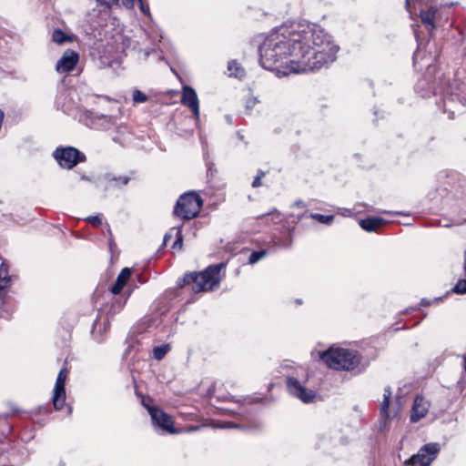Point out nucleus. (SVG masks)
Returning <instances> with one entry per match:
<instances>
[{"label": "nucleus", "instance_id": "f257e3e1", "mask_svg": "<svg viewBox=\"0 0 466 466\" xmlns=\"http://www.w3.org/2000/svg\"><path fill=\"white\" fill-rule=\"evenodd\" d=\"M339 50L330 35L313 23L280 26L259 47L260 65L278 76L329 66Z\"/></svg>", "mask_w": 466, "mask_h": 466}, {"label": "nucleus", "instance_id": "f03ea898", "mask_svg": "<svg viewBox=\"0 0 466 466\" xmlns=\"http://www.w3.org/2000/svg\"><path fill=\"white\" fill-rule=\"evenodd\" d=\"M405 8L411 18L419 13L431 37L438 27L444 25L449 17L441 8L437 6L436 0H405Z\"/></svg>", "mask_w": 466, "mask_h": 466}, {"label": "nucleus", "instance_id": "7ed1b4c3", "mask_svg": "<svg viewBox=\"0 0 466 466\" xmlns=\"http://www.w3.org/2000/svg\"><path fill=\"white\" fill-rule=\"evenodd\" d=\"M225 267L224 263L208 266L201 272H189L177 281V287L183 288L191 285L194 292H205L213 289L220 282V271Z\"/></svg>", "mask_w": 466, "mask_h": 466}, {"label": "nucleus", "instance_id": "20e7f679", "mask_svg": "<svg viewBox=\"0 0 466 466\" xmlns=\"http://www.w3.org/2000/svg\"><path fill=\"white\" fill-rule=\"evenodd\" d=\"M319 359L329 368L338 370H353L360 363L361 356L356 350L329 348L319 352Z\"/></svg>", "mask_w": 466, "mask_h": 466}, {"label": "nucleus", "instance_id": "39448f33", "mask_svg": "<svg viewBox=\"0 0 466 466\" xmlns=\"http://www.w3.org/2000/svg\"><path fill=\"white\" fill-rule=\"evenodd\" d=\"M161 35L155 29H140L139 34L132 37L120 35L123 51H135L143 54L144 59L154 52L155 46L160 42Z\"/></svg>", "mask_w": 466, "mask_h": 466}, {"label": "nucleus", "instance_id": "423d86ee", "mask_svg": "<svg viewBox=\"0 0 466 466\" xmlns=\"http://www.w3.org/2000/svg\"><path fill=\"white\" fill-rule=\"evenodd\" d=\"M202 205L203 200L197 193H184L177 199L173 213L184 220H189L198 215Z\"/></svg>", "mask_w": 466, "mask_h": 466}, {"label": "nucleus", "instance_id": "0eeeda50", "mask_svg": "<svg viewBox=\"0 0 466 466\" xmlns=\"http://www.w3.org/2000/svg\"><path fill=\"white\" fill-rule=\"evenodd\" d=\"M55 105L57 109L65 114L83 120L86 109L81 107L76 91L63 88L57 93Z\"/></svg>", "mask_w": 466, "mask_h": 466}, {"label": "nucleus", "instance_id": "6e6552de", "mask_svg": "<svg viewBox=\"0 0 466 466\" xmlns=\"http://www.w3.org/2000/svg\"><path fill=\"white\" fill-rule=\"evenodd\" d=\"M57 164L66 169H72L79 163L86 162V155L74 147H58L53 152Z\"/></svg>", "mask_w": 466, "mask_h": 466}, {"label": "nucleus", "instance_id": "1a4fd4ad", "mask_svg": "<svg viewBox=\"0 0 466 466\" xmlns=\"http://www.w3.org/2000/svg\"><path fill=\"white\" fill-rule=\"evenodd\" d=\"M111 10L101 8L100 6H93L86 14V23L88 26L86 31L88 35H93L95 37L102 35L101 30L107 24L110 17Z\"/></svg>", "mask_w": 466, "mask_h": 466}, {"label": "nucleus", "instance_id": "9d476101", "mask_svg": "<svg viewBox=\"0 0 466 466\" xmlns=\"http://www.w3.org/2000/svg\"><path fill=\"white\" fill-rule=\"evenodd\" d=\"M441 451L438 442H430L420 448L418 452L405 461V466H430Z\"/></svg>", "mask_w": 466, "mask_h": 466}, {"label": "nucleus", "instance_id": "9b49d317", "mask_svg": "<svg viewBox=\"0 0 466 466\" xmlns=\"http://www.w3.org/2000/svg\"><path fill=\"white\" fill-rule=\"evenodd\" d=\"M392 391L390 386L384 389L383 399L380 404V415L383 425L398 415L401 407L400 397L391 399Z\"/></svg>", "mask_w": 466, "mask_h": 466}, {"label": "nucleus", "instance_id": "f8f14e48", "mask_svg": "<svg viewBox=\"0 0 466 466\" xmlns=\"http://www.w3.org/2000/svg\"><path fill=\"white\" fill-rule=\"evenodd\" d=\"M287 389L289 392L304 403H309L316 398L312 390L305 388L293 375L287 376Z\"/></svg>", "mask_w": 466, "mask_h": 466}, {"label": "nucleus", "instance_id": "ddd939ff", "mask_svg": "<svg viewBox=\"0 0 466 466\" xmlns=\"http://www.w3.org/2000/svg\"><path fill=\"white\" fill-rule=\"evenodd\" d=\"M149 415L153 425L164 433L176 434L177 431L174 427V420L170 415L161 409H150Z\"/></svg>", "mask_w": 466, "mask_h": 466}, {"label": "nucleus", "instance_id": "4468645a", "mask_svg": "<svg viewBox=\"0 0 466 466\" xmlns=\"http://www.w3.org/2000/svg\"><path fill=\"white\" fill-rule=\"evenodd\" d=\"M83 122L86 126L95 129H108L114 126V118L108 115L98 114L93 111L85 110Z\"/></svg>", "mask_w": 466, "mask_h": 466}, {"label": "nucleus", "instance_id": "2eb2a0df", "mask_svg": "<svg viewBox=\"0 0 466 466\" xmlns=\"http://www.w3.org/2000/svg\"><path fill=\"white\" fill-rule=\"evenodd\" d=\"M67 374L68 370L66 368L61 369L56 380L52 402L55 410H57L63 408L66 401L65 384L67 379Z\"/></svg>", "mask_w": 466, "mask_h": 466}, {"label": "nucleus", "instance_id": "dca6fc26", "mask_svg": "<svg viewBox=\"0 0 466 466\" xmlns=\"http://www.w3.org/2000/svg\"><path fill=\"white\" fill-rule=\"evenodd\" d=\"M180 102L183 106L188 107L192 111L196 120L199 119V101L193 87L189 86H183Z\"/></svg>", "mask_w": 466, "mask_h": 466}, {"label": "nucleus", "instance_id": "f3484780", "mask_svg": "<svg viewBox=\"0 0 466 466\" xmlns=\"http://www.w3.org/2000/svg\"><path fill=\"white\" fill-rule=\"evenodd\" d=\"M130 177L128 176H116L112 173H106L103 176L101 184L105 192L122 189L128 184Z\"/></svg>", "mask_w": 466, "mask_h": 466}, {"label": "nucleus", "instance_id": "a211bd4d", "mask_svg": "<svg viewBox=\"0 0 466 466\" xmlns=\"http://www.w3.org/2000/svg\"><path fill=\"white\" fill-rule=\"evenodd\" d=\"M79 60L78 54L71 49H67L61 58L57 61L56 69L58 73H67L72 71Z\"/></svg>", "mask_w": 466, "mask_h": 466}, {"label": "nucleus", "instance_id": "6ab92c4d", "mask_svg": "<svg viewBox=\"0 0 466 466\" xmlns=\"http://www.w3.org/2000/svg\"><path fill=\"white\" fill-rule=\"evenodd\" d=\"M443 110L449 113V117L453 118L455 111H459L458 106L466 107V96H461L458 94L451 93L449 96L443 99Z\"/></svg>", "mask_w": 466, "mask_h": 466}, {"label": "nucleus", "instance_id": "aec40b11", "mask_svg": "<svg viewBox=\"0 0 466 466\" xmlns=\"http://www.w3.org/2000/svg\"><path fill=\"white\" fill-rule=\"evenodd\" d=\"M429 404L421 396H416L410 411V421L417 422L424 418L428 412Z\"/></svg>", "mask_w": 466, "mask_h": 466}, {"label": "nucleus", "instance_id": "412c9836", "mask_svg": "<svg viewBox=\"0 0 466 466\" xmlns=\"http://www.w3.org/2000/svg\"><path fill=\"white\" fill-rule=\"evenodd\" d=\"M131 273L132 271L129 268H124L118 274L114 285L110 288V292L114 295L119 294L127 283Z\"/></svg>", "mask_w": 466, "mask_h": 466}, {"label": "nucleus", "instance_id": "4be33fe9", "mask_svg": "<svg viewBox=\"0 0 466 466\" xmlns=\"http://www.w3.org/2000/svg\"><path fill=\"white\" fill-rule=\"evenodd\" d=\"M415 88L416 91L420 93L422 97L429 96L431 94H438V89L435 86V83L427 82L425 78L419 79Z\"/></svg>", "mask_w": 466, "mask_h": 466}, {"label": "nucleus", "instance_id": "5701e85b", "mask_svg": "<svg viewBox=\"0 0 466 466\" xmlns=\"http://www.w3.org/2000/svg\"><path fill=\"white\" fill-rule=\"evenodd\" d=\"M385 223V220L379 217H370L360 221V228L367 232H374Z\"/></svg>", "mask_w": 466, "mask_h": 466}, {"label": "nucleus", "instance_id": "b1692460", "mask_svg": "<svg viewBox=\"0 0 466 466\" xmlns=\"http://www.w3.org/2000/svg\"><path fill=\"white\" fill-rule=\"evenodd\" d=\"M11 277L8 276L7 268L5 264L0 266V296L5 294L6 288L10 285Z\"/></svg>", "mask_w": 466, "mask_h": 466}, {"label": "nucleus", "instance_id": "393cba45", "mask_svg": "<svg viewBox=\"0 0 466 466\" xmlns=\"http://www.w3.org/2000/svg\"><path fill=\"white\" fill-rule=\"evenodd\" d=\"M228 70L229 71V76H235V77L239 78V79H241V78H243L245 76L244 69L235 60H232V61L228 62Z\"/></svg>", "mask_w": 466, "mask_h": 466}, {"label": "nucleus", "instance_id": "a878e982", "mask_svg": "<svg viewBox=\"0 0 466 466\" xmlns=\"http://www.w3.org/2000/svg\"><path fill=\"white\" fill-rule=\"evenodd\" d=\"M0 427H1V436H0V443L4 441V439L11 432L12 425L7 421L5 416H0Z\"/></svg>", "mask_w": 466, "mask_h": 466}, {"label": "nucleus", "instance_id": "bb28decb", "mask_svg": "<svg viewBox=\"0 0 466 466\" xmlns=\"http://www.w3.org/2000/svg\"><path fill=\"white\" fill-rule=\"evenodd\" d=\"M169 350H170L169 344H163L160 346H157L153 349V357H154V359L160 360L166 356V354Z\"/></svg>", "mask_w": 466, "mask_h": 466}, {"label": "nucleus", "instance_id": "cd10ccee", "mask_svg": "<svg viewBox=\"0 0 466 466\" xmlns=\"http://www.w3.org/2000/svg\"><path fill=\"white\" fill-rule=\"evenodd\" d=\"M52 39L54 42L57 44H63L68 40H70V37L61 29H56L53 32Z\"/></svg>", "mask_w": 466, "mask_h": 466}, {"label": "nucleus", "instance_id": "c85d7f7f", "mask_svg": "<svg viewBox=\"0 0 466 466\" xmlns=\"http://www.w3.org/2000/svg\"><path fill=\"white\" fill-rule=\"evenodd\" d=\"M309 217L317 221H319V223H322V224H330L333 219H334V216L332 215H322V214H319V213H311L309 215Z\"/></svg>", "mask_w": 466, "mask_h": 466}, {"label": "nucleus", "instance_id": "c756f323", "mask_svg": "<svg viewBox=\"0 0 466 466\" xmlns=\"http://www.w3.org/2000/svg\"><path fill=\"white\" fill-rule=\"evenodd\" d=\"M119 0H89L90 3H95V5L111 10L113 5H117Z\"/></svg>", "mask_w": 466, "mask_h": 466}, {"label": "nucleus", "instance_id": "7c9ffc66", "mask_svg": "<svg viewBox=\"0 0 466 466\" xmlns=\"http://www.w3.org/2000/svg\"><path fill=\"white\" fill-rule=\"evenodd\" d=\"M172 230H176V240L172 246V248L174 249H181L183 246V236H182V226L175 227L172 228Z\"/></svg>", "mask_w": 466, "mask_h": 466}, {"label": "nucleus", "instance_id": "2f4dec72", "mask_svg": "<svg viewBox=\"0 0 466 466\" xmlns=\"http://www.w3.org/2000/svg\"><path fill=\"white\" fill-rule=\"evenodd\" d=\"M266 255L267 250L265 249L253 251L248 258V263L255 264L258 262L260 259H262Z\"/></svg>", "mask_w": 466, "mask_h": 466}, {"label": "nucleus", "instance_id": "473e14b6", "mask_svg": "<svg viewBox=\"0 0 466 466\" xmlns=\"http://www.w3.org/2000/svg\"><path fill=\"white\" fill-rule=\"evenodd\" d=\"M132 99L135 104H139V103L147 102L148 100V97L146 94H144L140 90L136 89L133 91Z\"/></svg>", "mask_w": 466, "mask_h": 466}, {"label": "nucleus", "instance_id": "72a5a7b5", "mask_svg": "<svg viewBox=\"0 0 466 466\" xmlns=\"http://www.w3.org/2000/svg\"><path fill=\"white\" fill-rule=\"evenodd\" d=\"M456 294H465L466 293V279H460L456 283V285L451 290Z\"/></svg>", "mask_w": 466, "mask_h": 466}, {"label": "nucleus", "instance_id": "f704fd0d", "mask_svg": "<svg viewBox=\"0 0 466 466\" xmlns=\"http://www.w3.org/2000/svg\"><path fill=\"white\" fill-rule=\"evenodd\" d=\"M86 220L91 223L94 227H99L102 224L101 215L90 216Z\"/></svg>", "mask_w": 466, "mask_h": 466}, {"label": "nucleus", "instance_id": "c9c22d12", "mask_svg": "<svg viewBox=\"0 0 466 466\" xmlns=\"http://www.w3.org/2000/svg\"><path fill=\"white\" fill-rule=\"evenodd\" d=\"M141 403L147 410L148 412L150 409H157V407L151 404L152 399L149 397H143Z\"/></svg>", "mask_w": 466, "mask_h": 466}, {"label": "nucleus", "instance_id": "e433bc0d", "mask_svg": "<svg viewBox=\"0 0 466 466\" xmlns=\"http://www.w3.org/2000/svg\"><path fill=\"white\" fill-rule=\"evenodd\" d=\"M414 34H415L416 40L418 42L417 50L413 54V62L416 63L417 59L419 58L420 53V47H421L422 43L419 39L418 33L415 31Z\"/></svg>", "mask_w": 466, "mask_h": 466}, {"label": "nucleus", "instance_id": "4c0bfd02", "mask_svg": "<svg viewBox=\"0 0 466 466\" xmlns=\"http://www.w3.org/2000/svg\"><path fill=\"white\" fill-rule=\"evenodd\" d=\"M96 325H97V320H96L94 323L92 336H93L94 339H96L98 343H101L103 341V338L101 335H98V331L96 330Z\"/></svg>", "mask_w": 466, "mask_h": 466}, {"label": "nucleus", "instance_id": "58836bf2", "mask_svg": "<svg viewBox=\"0 0 466 466\" xmlns=\"http://www.w3.org/2000/svg\"><path fill=\"white\" fill-rule=\"evenodd\" d=\"M138 2L141 12L146 15H150L148 5L144 3V0H138Z\"/></svg>", "mask_w": 466, "mask_h": 466}, {"label": "nucleus", "instance_id": "ea45409f", "mask_svg": "<svg viewBox=\"0 0 466 466\" xmlns=\"http://www.w3.org/2000/svg\"><path fill=\"white\" fill-rule=\"evenodd\" d=\"M218 428L221 429H228V428H238L239 426L238 424H235L233 422H223L218 425Z\"/></svg>", "mask_w": 466, "mask_h": 466}, {"label": "nucleus", "instance_id": "a19ab883", "mask_svg": "<svg viewBox=\"0 0 466 466\" xmlns=\"http://www.w3.org/2000/svg\"><path fill=\"white\" fill-rule=\"evenodd\" d=\"M122 4L127 8H132L134 6L135 0H122Z\"/></svg>", "mask_w": 466, "mask_h": 466}, {"label": "nucleus", "instance_id": "79ce46f5", "mask_svg": "<svg viewBox=\"0 0 466 466\" xmlns=\"http://www.w3.org/2000/svg\"><path fill=\"white\" fill-rule=\"evenodd\" d=\"M261 178H259V177H255L253 182H252V187H258L261 186Z\"/></svg>", "mask_w": 466, "mask_h": 466}, {"label": "nucleus", "instance_id": "37998d69", "mask_svg": "<svg viewBox=\"0 0 466 466\" xmlns=\"http://www.w3.org/2000/svg\"><path fill=\"white\" fill-rule=\"evenodd\" d=\"M173 235L171 233H166L163 238V246H166L167 243L172 238Z\"/></svg>", "mask_w": 466, "mask_h": 466}, {"label": "nucleus", "instance_id": "c03bdc74", "mask_svg": "<svg viewBox=\"0 0 466 466\" xmlns=\"http://www.w3.org/2000/svg\"><path fill=\"white\" fill-rule=\"evenodd\" d=\"M382 213L395 214V215H399V216H410V213L403 212V211H396V212L382 211Z\"/></svg>", "mask_w": 466, "mask_h": 466}, {"label": "nucleus", "instance_id": "a18cd8bd", "mask_svg": "<svg viewBox=\"0 0 466 466\" xmlns=\"http://www.w3.org/2000/svg\"><path fill=\"white\" fill-rule=\"evenodd\" d=\"M294 206H295V207H298V208H306V204H305V202H304V201H302V200H297V201H295Z\"/></svg>", "mask_w": 466, "mask_h": 466}, {"label": "nucleus", "instance_id": "49530a36", "mask_svg": "<svg viewBox=\"0 0 466 466\" xmlns=\"http://www.w3.org/2000/svg\"><path fill=\"white\" fill-rule=\"evenodd\" d=\"M420 306H424V307H427V306H430L431 305V301L428 300L427 299H422L420 300Z\"/></svg>", "mask_w": 466, "mask_h": 466}, {"label": "nucleus", "instance_id": "de8ad7c7", "mask_svg": "<svg viewBox=\"0 0 466 466\" xmlns=\"http://www.w3.org/2000/svg\"><path fill=\"white\" fill-rule=\"evenodd\" d=\"M265 175H266V173H265L264 171H262V170H258V175H257V177H259V178H261V179H262V177H263Z\"/></svg>", "mask_w": 466, "mask_h": 466}, {"label": "nucleus", "instance_id": "09e8293b", "mask_svg": "<svg viewBox=\"0 0 466 466\" xmlns=\"http://www.w3.org/2000/svg\"><path fill=\"white\" fill-rule=\"evenodd\" d=\"M106 232H107V235H108V238H109L110 237H113V234H112V231H111V229H110L109 225H107Z\"/></svg>", "mask_w": 466, "mask_h": 466}, {"label": "nucleus", "instance_id": "8fccbe9b", "mask_svg": "<svg viewBox=\"0 0 466 466\" xmlns=\"http://www.w3.org/2000/svg\"><path fill=\"white\" fill-rule=\"evenodd\" d=\"M108 244H109V247H110V248H112V245L114 244V238H113V237H110V238H108Z\"/></svg>", "mask_w": 466, "mask_h": 466}, {"label": "nucleus", "instance_id": "3c124183", "mask_svg": "<svg viewBox=\"0 0 466 466\" xmlns=\"http://www.w3.org/2000/svg\"><path fill=\"white\" fill-rule=\"evenodd\" d=\"M80 179H81V180H87V181H89V180H90V179H89L86 175H81V176H80Z\"/></svg>", "mask_w": 466, "mask_h": 466}, {"label": "nucleus", "instance_id": "603ef678", "mask_svg": "<svg viewBox=\"0 0 466 466\" xmlns=\"http://www.w3.org/2000/svg\"><path fill=\"white\" fill-rule=\"evenodd\" d=\"M432 70H434V67L431 65L428 66V73H431Z\"/></svg>", "mask_w": 466, "mask_h": 466}, {"label": "nucleus", "instance_id": "864d4df0", "mask_svg": "<svg viewBox=\"0 0 466 466\" xmlns=\"http://www.w3.org/2000/svg\"><path fill=\"white\" fill-rule=\"evenodd\" d=\"M238 137L240 140H243L244 137L240 134V132H238Z\"/></svg>", "mask_w": 466, "mask_h": 466}, {"label": "nucleus", "instance_id": "5fc2aeb1", "mask_svg": "<svg viewBox=\"0 0 466 466\" xmlns=\"http://www.w3.org/2000/svg\"><path fill=\"white\" fill-rule=\"evenodd\" d=\"M464 370L466 372V353H465V356H464Z\"/></svg>", "mask_w": 466, "mask_h": 466}, {"label": "nucleus", "instance_id": "6e6d98bb", "mask_svg": "<svg viewBox=\"0 0 466 466\" xmlns=\"http://www.w3.org/2000/svg\"><path fill=\"white\" fill-rule=\"evenodd\" d=\"M296 302H297L298 304H301V302H302V301H301V299H297V300H296Z\"/></svg>", "mask_w": 466, "mask_h": 466}, {"label": "nucleus", "instance_id": "4d7b16f0", "mask_svg": "<svg viewBox=\"0 0 466 466\" xmlns=\"http://www.w3.org/2000/svg\"><path fill=\"white\" fill-rule=\"evenodd\" d=\"M441 298H436V299H435V300H436V301H439V300H441Z\"/></svg>", "mask_w": 466, "mask_h": 466}]
</instances>
